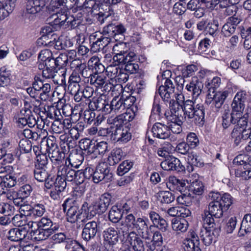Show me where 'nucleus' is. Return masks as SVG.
Here are the masks:
<instances>
[{
	"instance_id": "obj_1",
	"label": "nucleus",
	"mask_w": 251,
	"mask_h": 251,
	"mask_svg": "<svg viewBox=\"0 0 251 251\" xmlns=\"http://www.w3.org/2000/svg\"><path fill=\"white\" fill-rule=\"evenodd\" d=\"M209 196L211 201L208 205V210H204L202 218L203 223L210 226V227H214L216 224L213 217L216 218L222 217L224 212L227 211L232 203V199L227 193L222 196L219 193L211 192Z\"/></svg>"
},
{
	"instance_id": "obj_2",
	"label": "nucleus",
	"mask_w": 251,
	"mask_h": 251,
	"mask_svg": "<svg viewBox=\"0 0 251 251\" xmlns=\"http://www.w3.org/2000/svg\"><path fill=\"white\" fill-rule=\"evenodd\" d=\"M196 100H187L183 105L179 101L176 102L174 100L170 101V108L171 114H184L192 121L200 126L202 125L204 118V108L202 104H196Z\"/></svg>"
},
{
	"instance_id": "obj_3",
	"label": "nucleus",
	"mask_w": 251,
	"mask_h": 251,
	"mask_svg": "<svg viewBox=\"0 0 251 251\" xmlns=\"http://www.w3.org/2000/svg\"><path fill=\"white\" fill-rule=\"evenodd\" d=\"M64 212H67V221L71 223L81 221L82 223H86L90 220L87 216V203L83 204L80 210L78 202L73 198H68L65 200L62 205Z\"/></svg>"
},
{
	"instance_id": "obj_4",
	"label": "nucleus",
	"mask_w": 251,
	"mask_h": 251,
	"mask_svg": "<svg viewBox=\"0 0 251 251\" xmlns=\"http://www.w3.org/2000/svg\"><path fill=\"white\" fill-rule=\"evenodd\" d=\"M67 0H51V4L52 7L57 9L55 14L50 17L52 20V23L54 25L62 26L73 25L74 19L73 16L68 15V7L66 5Z\"/></svg>"
},
{
	"instance_id": "obj_5",
	"label": "nucleus",
	"mask_w": 251,
	"mask_h": 251,
	"mask_svg": "<svg viewBox=\"0 0 251 251\" xmlns=\"http://www.w3.org/2000/svg\"><path fill=\"white\" fill-rule=\"evenodd\" d=\"M50 91V84L45 83L38 77L35 78L32 87L26 89L27 93L31 97L39 98L43 101H46L49 99Z\"/></svg>"
},
{
	"instance_id": "obj_6",
	"label": "nucleus",
	"mask_w": 251,
	"mask_h": 251,
	"mask_svg": "<svg viewBox=\"0 0 251 251\" xmlns=\"http://www.w3.org/2000/svg\"><path fill=\"white\" fill-rule=\"evenodd\" d=\"M116 231L113 227H109L103 232L104 242L111 245H114L118 241L119 239L123 244L126 243L125 233L126 232V225L122 221L117 225Z\"/></svg>"
},
{
	"instance_id": "obj_7",
	"label": "nucleus",
	"mask_w": 251,
	"mask_h": 251,
	"mask_svg": "<svg viewBox=\"0 0 251 251\" xmlns=\"http://www.w3.org/2000/svg\"><path fill=\"white\" fill-rule=\"evenodd\" d=\"M175 86L170 79H166L164 85L160 86L158 90L161 98L165 101H168L173 95H175L176 102L179 101L182 105L184 104V97L181 94H174Z\"/></svg>"
},
{
	"instance_id": "obj_8",
	"label": "nucleus",
	"mask_w": 251,
	"mask_h": 251,
	"mask_svg": "<svg viewBox=\"0 0 251 251\" xmlns=\"http://www.w3.org/2000/svg\"><path fill=\"white\" fill-rule=\"evenodd\" d=\"M200 239L193 230H190L187 237L183 241L184 249L185 251H201L200 247Z\"/></svg>"
},
{
	"instance_id": "obj_9",
	"label": "nucleus",
	"mask_w": 251,
	"mask_h": 251,
	"mask_svg": "<svg viewBox=\"0 0 251 251\" xmlns=\"http://www.w3.org/2000/svg\"><path fill=\"white\" fill-rule=\"evenodd\" d=\"M227 95L228 93L226 91L208 93L206 102L211 104L217 109H219L222 107Z\"/></svg>"
},
{
	"instance_id": "obj_10",
	"label": "nucleus",
	"mask_w": 251,
	"mask_h": 251,
	"mask_svg": "<svg viewBox=\"0 0 251 251\" xmlns=\"http://www.w3.org/2000/svg\"><path fill=\"white\" fill-rule=\"evenodd\" d=\"M244 97L242 93H237L231 104L232 115L235 116L236 118L241 117L243 114L245 109Z\"/></svg>"
},
{
	"instance_id": "obj_11",
	"label": "nucleus",
	"mask_w": 251,
	"mask_h": 251,
	"mask_svg": "<svg viewBox=\"0 0 251 251\" xmlns=\"http://www.w3.org/2000/svg\"><path fill=\"white\" fill-rule=\"evenodd\" d=\"M126 115L125 113H123L118 115L115 118L116 130L114 135L115 138L117 141H124L125 140L126 132L125 129L126 128Z\"/></svg>"
},
{
	"instance_id": "obj_12",
	"label": "nucleus",
	"mask_w": 251,
	"mask_h": 251,
	"mask_svg": "<svg viewBox=\"0 0 251 251\" xmlns=\"http://www.w3.org/2000/svg\"><path fill=\"white\" fill-rule=\"evenodd\" d=\"M160 166L163 170L166 171L176 170L179 172L183 170L184 168L180 160L172 156H169L162 161Z\"/></svg>"
},
{
	"instance_id": "obj_13",
	"label": "nucleus",
	"mask_w": 251,
	"mask_h": 251,
	"mask_svg": "<svg viewBox=\"0 0 251 251\" xmlns=\"http://www.w3.org/2000/svg\"><path fill=\"white\" fill-rule=\"evenodd\" d=\"M98 232V224L92 221L86 223L82 232V238L86 241H89L93 238Z\"/></svg>"
},
{
	"instance_id": "obj_14",
	"label": "nucleus",
	"mask_w": 251,
	"mask_h": 251,
	"mask_svg": "<svg viewBox=\"0 0 251 251\" xmlns=\"http://www.w3.org/2000/svg\"><path fill=\"white\" fill-rule=\"evenodd\" d=\"M151 132L153 137L161 139L169 138L171 134L169 127L160 123H157L153 125Z\"/></svg>"
},
{
	"instance_id": "obj_15",
	"label": "nucleus",
	"mask_w": 251,
	"mask_h": 251,
	"mask_svg": "<svg viewBox=\"0 0 251 251\" xmlns=\"http://www.w3.org/2000/svg\"><path fill=\"white\" fill-rule=\"evenodd\" d=\"M148 222V219L145 220L143 218H138L137 220V224L135 227L138 228L139 232L143 238L151 240L152 236L151 227L152 226H150V227H149Z\"/></svg>"
},
{
	"instance_id": "obj_16",
	"label": "nucleus",
	"mask_w": 251,
	"mask_h": 251,
	"mask_svg": "<svg viewBox=\"0 0 251 251\" xmlns=\"http://www.w3.org/2000/svg\"><path fill=\"white\" fill-rule=\"evenodd\" d=\"M107 206L99 200L98 201L94 202L92 204L88 205L87 203V212L88 215L87 216L92 219L97 213H102L104 212Z\"/></svg>"
},
{
	"instance_id": "obj_17",
	"label": "nucleus",
	"mask_w": 251,
	"mask_h": 251,
	"mask_svg": "<svg viewBox=\"0 0 251 251\" xmlns=\"http://www.w3.org/2000/svg\"><path fill=\"white\" fill-rule=\"evenodd\" d=\"M209 226H210L203 223L204 229L201 230V239L206 246L210 245L213 241L214 237L215 236L214 233V231L216 230L215 227H210Z\"/></svg>"
},
{
	"instance_id": "obj_18",
	"label": "nucleus",
	"mask_w": 251,
	"mask_h": 251,
	"mask_svg": "<svg viewBox=\"0 0 251 251\" xmlns=\"http://www.w3.org/2000/svg\"><path fill=\"white\" fill-rule=\"evenodd\" d=\"M113 60L118 62V65L119 69V78L121 80H126V57L125 56V51H120V52L116 53L114 56Z\"/></svg>"
},
{
	"instance_id": "obj_19",
	"label": "nucleus",
	"mask_w": 251,
	"mask_h": 251,
	"mask_svg": "<svg viewBox=\"0 0 251 251\" xmlns=\"http://www.w3.org/2000/svg\"><path fill=\"white\" fill-rule=\"evenodd\" d=\"M251 233V214H246L241 223L240 229L238 232V236L243 237L248 236Z\"/></svg>"
},
{
	"instance_id": "obj_20",
	"label": "nucleus",
	"mask_w": 251,
	"mask_h": 251,
	"mask_svg": "<svg viewBox=\"0 0 251 251\" xmlns=\"http://www.w3.org/2000/svg\"><path fill=\"white\" fill-rule=\"evenodd\" d=\"M107 168V163L105 162L99 163L93 175L92 180L94 183H98L105 177L108 172Z\"/></svg>"
},
{
	"instance_id": "obj_21",
	"label": "nucleus",
	"mask_w": 251,
	"mask_h": 251,
	"mask_svg": "<svg viewBox=\"0 0 251 251\" xmlns=\"http://www.w3.org/2000/svg\"><path fill=\"white\" fill-rule=\"evenodd\" d=\"M45 6L44 0H28L26 3L27 14H35L42 10Z\"/></svg>"
},
{
	"instance_id": "obj_22",
	"label": "nucleus",
	"mask_w": 251,
	"mask_h": 251,
	"mask_svg": "<svg viewBox=\"0 0 251 251\" xmlns=\"http://www.w3.org/2000/svg\"><path fill=\"white\" fill-rule=\"evenodd\" d=\"M203 85L197 77H193L186 86L187 90L192 92L193 98L196 99L201 94Z\"/></svg>"
},
{
	"instance_id": "obj_23",
	"label": "nucleus",
	"mask_w": 251,
	"mask_h": 251,
	"mask_svg": "<svg viewBox=\"0 0 251 251\" xmlns=\"http://www.w3.org/2000/svg\"><path fill=\"white\" fill-rule=\"evenodd\" d=\"M149 217L153 225L157 228L165 231L168 227V224L166 221L162 218L160 215L155 211H151L149 213Z\"/></svg>"
},
{
	"instance_id": "obj_24",
	"label": "nucleus",
	"mask_w": 251,
	"mask_h": 251,
	"mask_svg": "<svg viewBox=\"0 0 251 251\" xmlns=\"http://www.w3.org/2000/svg\"><path fill=\"white\" fill-rule=\"evenodd\" d=\"M54 55L51 50L48 49L42 50L38 55V60L42 63L43 65H53ZM42 67L41 63L39 65V68Z\"/></svg>"
},
{
	"instance_id": "obj_25",
	"label": "nucleus",
	"mask_w": 251,
	"mask_h": 251,
	"mask_svg": "<svg viewBox=\"0 0 251 251\" xmlns=\"http://www.w3.org/2000/svg\"><path fill=\"white\" fill-rule=\"evenodd\" d=\"M27 232L24 227L12 228L8 231L7 238L11 241H19L25 239Z\"/></svg>"
},
{
	"instance_id": "obj_26",
	"label": "nucleus",
	"mask_w": 251,
	"mask_h": 251,
	"mask_svg": "<svg viewBox=\"0 0 251 251\" xmlns=\"http://www.w3.org/2000/svg\"><path fill=\"white\" fill-rule=\"evenodd\" d=\"M137 59V56L134 52L130 51L126 55V73L130 74H134L137 72L139 69V66L137 64L133 63Z\"/></svg>"
},
{
	"instance_id": "obj_27",
	"label": "nucleus",
	"mask_w": 251,
	"mask_h": 251,
	"mask_svg": "<svg viewBox=\"0 0 251 251\" xmlns=\"http://www.w3.org/2000/svg\"><path fill=\"white\" fill-rule=\"evenodd\" d=\"M30 235L31 240L39 241L47 239L50 235V232L39 227L35 230L32 229L30 231Z\"/></svg>"
},
{
	"instance_id": "obj_28",
	"label": "nucleus",
	"mask_w": 251,
	"mask_h": 251,
	"mask_svg": "<svg viewBox=\"0 0 251 251\" xmlns=\"http://www.w3.org/2000/svg\"><path fill=\"white\" fill-rule=\"evenodd\" d=\"M237 118L232 115L228 108L225 109L222 115V125L224 128H226L231 125L236 124Z\"/></svg>"
},
{
	"instance_id": "obj_29",
	"label": "nucleus",
	"mask_w": 251,
	"mask_h": 251,
	"mask_svg": "<svg viewBox=\"0 0 251 251\" xmlns=\"http://www.w3.org/2000/svg\"><path fill=\"white\" fill-rule=\"evenodd\" d=\"M110 41L111 39L109 37L101 36L93 43L91 46V50L95 52L99 51L100 50H102L105 47L107 46Z\"/></svg>"
},
{
	"instance_id": "obj_30",
	"label": "nucleus",
	"mask_w": 251,
	"mask_h": 251,
	"mask_svg": "<svg viewBox=\"0 0 251 251\" xmlns=\"http://www.w3.org/2000/svg\"><path fill=\"white\" fill-rule=\"evenodd\" d=\"M172 226L173 230L183 232L187 230L188 223L184 219L179 220L173 219L172 221Z\"/></svg>"
},
{
	"instance_id": "obj_31",
	"label": "nucleus",
	"mask_w": 251,
	"mask_h": 251,
	"mask_svg": "<svg viewBox=\"0 0 251 251\" xmlns=\"http://www.w3.org/2000/svg\"><path fill=\"white\" fill-rule=\"evenodd\" d=\"M247 132V129H241L238 127V126H235L231 133V137L234 139L235 144L237 146L243 140L244 134Z\"/></svg>"
},
{
	"instance_id": "obj_32",
	"label": "nucleus",
	"mask_w": 251,
	"mask_h": 251,
	"mask_svg": "<svg viewBox=\"0 0 251 251\" xmlns=\"http://www.w3.org/2000/svg\"><path fill=\"white\" fill-rule=\"evenodd\" d=\"M123 157V152L120 149L116 150L114 152H112L108 156L107 158L108 163L110 166H113L119 161H120Z\"/></svg>"
},
{
	"instance_id": "obj_33",
	"label": "nucleus",
	"mask_w": 251,
	"mask_h": 251,
	"mask_svg": "<svg viewBox=\"0 0 251 251\" xmlns=\"http://www.w3.org/2000/svg\"><path fill=\"white\" fill-rule=\"evenodd\" d=\"M158 200L161 203H170L173 202L175 199V197L170 192L168 191H160L158 193Z\"/></svg>"
},
{
	"instance_id": "obj_34",
	"label": "nucleus",
	"mask_w": 251,
	"mask_h": 251,
	"mask_svg": "<svg viewBox=\"0 0 251 251\" xmlns=\"http://www.w3.org/2000/svg\"><path fill=\"white\" fill-rule=\"evenodd\" d=\"M46 211L45 206L41 203L35 204L32 206L30 218L35 219L43 215Z\"/></svg>"
},
{
	"instance_id": "obj_35",
	"label": "nucleus",
	"mask_w": 251,
	"mask_h": 251,
	"mask_svg": "<svg viewBox=\"0 0 251 251\" xmlns=\"http://www.w3.org/2000/svg\"><path fill=\"white\" fill-rule=\"evenodd\" d=\"M123 213L117 205H114L109 212V219L113 223H117L122 217Z\"/></svg>"
},
{
	"instance_id": "obj_36",
	"label": "nucleus",
	"mask_w": 251,
	"mask_h": 251,
	"mask_svg": "<svg viewBox=\"0 0 251 251\" xmlns=\"http://www.w3.org/2000/svg\"><path fill=\"white\" fill-rule=\"evenodd\" d=\"M35 178L39 182H46L49 176L46 168L35 167L34 171Z\"/></svg>"
},
{
	"instance_id": "obj_37",
	"label": "nucleus",
	"mask_w": 251,
	"mask_h": 251,
	"mask_svg": "<svg viewBox=\"0 0 251 251\" xmlns=\"http://www.w3.org/2000/svg\"><path fill=\"white\" fill-rule=\"evenodd\" d=\"M105 82L106 77L102 74H96L91 76L90 78V83L97 88L102 87Z\"/></svg>"
},
{
	"instance_id": "obj_38",
	"label": "nucleus",
	"mask_w": 251,
	"mask_h": 251,
	"mask_svg": "<svg viewBox=\"0 0 251 251\" xmlns=\"http://www.w3.org/2000/svg\"><path fill=\"white\" fill-rule=\"evenodd\" d=\"M190 191L197 195H201L203 192V185L201 181L195 180L191 182L190 185Z\"/></svg>"
},
{
	"instance_id": "obj_39",
	"label": "nucleus",
	"mask_w": 251,
	"mask_h": 251,
	"mask_svg": "<svg viewBox=\"0 0 251 251\" xmlns=\"http://www.w3.org/2000/svg\"><path fill=\"white\" fill-rule=\"evenodd\" d=\"M47 115L48 118L55 120H61L62 118L60 110L54 106L48 107Z\"/></svg>"
},
{
	"instance_id": "obj_40",
	"label": "nucleus",
	"mask_w": 251,
	"mask_h": 251,
	"mask_svg": "<svg viewBox=\"0 0 251 251\" xmlns=\"http://www.w3.org/2000/svg\"><path fill=\"white\" fill-rule=\"evenodd\" d=\"M125 29L123 25H118L114 26L112 25H109L103 29V32L107 34H110V32H114V34H124Z\"/></svg>"
},
{
	"instance_id": "obj_41",
	"label": "nucleus",
	"mask_w": 251,
	"mask_h": 251,
	"mask_svg": "<svg viewBox=\"0 0 251 251\" xmlns=\"http://www.w3.org/2000/svg\"><path fill=\"white\" fill-rule=\"evenodd\" d=\"M48 153L50 158L52 162H56L59 164L64 157V153L60 152L58 149L48 151Z\"/></svg>"
},
{
	"instance_id": "obj_42",
	"label": "nucleus",
	"mask_w": 251,
	"mask_h": 251,
	"mask_svg": "<svg viewBox=\"0 0 251 251\" xmlns=\"http://www.w3.org/2000/svg\"><path fill=\"white\" fill-rule=\"evenodd\" d=\"M221 83V79L219 77H214L210 81L206 84L208 90V93H214L216 89H217Z\"/></svg>"
},
{
	"instance_id": "obj_43",
	"label": "nucleus",
	"mask_w": 251,
	"mask_h": 251,
	"mask_svg": "<svg viewBox=\"0 0 251 251\" xmlns=\"http://www.w3.org/2000/svg\"><path fill=\"white\" fill-rule=\"evenodd\" d=\"M88 62L92 66H93L92 63H94V69L98 74H100L105 70L104 66L100 62L99 58L97 57H92Z\"/></svg>"
},
{
	"instance_id": "obj_44",
	"label": "nucleus",
	"mask_w": 251,
	"mask_h": 251,
	"mask_svg": "<svg viewBox=\"0 0 251 251\" xmlns=\"http://www.w3.org/2000/svg\"><path fill=\"white\" fill-rule=\"evenodd\" d=\"M95 141H92L89 139H85L80 143V148L81 149L87 151L88 152L93 153L94 151Z\"/></svg>"
},
{
	"instance_id": "obj_45",
	"label": "nucleus",
	"mask_w": 251,
	"mask_h": 251,
	"mask_svg": "<svg viewBox=\"0 0 251 251\" xmlns=\"http://www.w3.org/2000/svg\"><path fill=\"white\" fill-rule=\"evenodd\" d=\"M76 55V53L75 50H70L66 56L68 57V61L71 62V67L74 68V66H76V67H80L81 66V61L79 60L75 59V58Z\"/></svg>"
},
{
	"instance_id": "obj_46",
	"label": "nucleus",
	"mask_w": 251,
	"mask_h": 251,
	"mask_svg": "<svg viewBox=\"0 0 251 251\" xmlns=\"http://www.w3.org/2000/svg\"><path fill=\"white\" fill-rule=\"evenodd\" d=\"M105 72L107 75L109 77L112 78L115 77H118V78L119 80V81H123V80H121V79L119 78L120 75L119 66L117 67L111 65L108 66L105 69Z\"/></svg>"
},
{
	"instance_id": "obj_47",
	"label": "nucleus",
	"mask_w": 251,
	"mask_h": 251,
	"mask_svg": "<svg viewBox=\"0 0 251 251\" xmlns=\"http://www.w3.org/2000/svg\"><path fill=\"white\" fill-rule=\"evenodd\" d=\"M94 153L103 154L108 150V145L106 142L101 141L99 143L96 142L95 143Z\"/></svg>"
},
{
	"instance_id": "obj_48",
	"label": "nucleus",
	"mask_w": 251,
	"mask_h": 251,
	"mask_svg": "<svg viewBox=\"0 0 251 251\" xmlns=\"http://www.w3.org/2000/svg\"><path fill=\"white\" fill-rule=\"evenodd\" d=\"M45 68L42 71L43 76L46 78H52L54 77L56 72L55 71L54 65H45Z\"/></svg>"
},
{
	"instance_id": "obj_49",
	"label": "nucleus",
	"mask_w": 251,
	"mask_h": 251,
	"mask_svg": "<svg viewBox=\"0 0 251 251\" xmlns=\"http://www.w3.org/2000/svg\"><path fill=\"white\" fill-rule=\"evenodd\" d=\"M48 161V158L45 154H38L36 156V162L35 163V167L47 168Z\"/></svg>"
},
{
	"instance_id": "obj_50",
	"label": "nucleus",
	"mask_w": 251,
	"mask_h": 251,
	"mask_svg": "<svg viewBox=\"0 0 251 251\" xmlns=\"http://www.w3.org/2000/svg\"><path fill=\"white\" fill-rule=\"evenodd\" d=\"M177 198V201L178 203L185 205L187 206H189L191 203L192 198L189 193L188 195L182 193Z\"/></svg>"
},
{
	"instance_id": "obj_51",
	"label": "nucleus",
	"mask_w": 251,
	"mask_h": 251,
	"mask_svg": "<svg viewBox=\"0 0 251 251\" xmlns=\"http://www.w3.org/2000/svg\"><path fill=\"white\" fill-rule=\"evenodd\" d=\"M46 142L47 151H49L51 150H54L58 149L56 143V140L53 136H49L47 138H44L43 142Z\"/></svg>"
},
{
	"instance_id": "obj_52",
	"label": "nucleus",
	"mask_w": 251,
	"mask_h": 251,
	"mask_svg": "<svg viewBox=\"0 0 251 251\" xmlns=\"http://www.w3.org/2000/svg\"><path fill=\"white\" fill-rule=\"evenodd\" d=\"M20 151L23 152H28L31 150V144L28 139H22L19 143Z\"/></svg>"
},
{
	"instance_id": "obj_53",
	"label": "nucleus",
	"mask_w": 251,
	"mask_h": 251,
	"mask_svg": "<svg viewBox=\"0 0 251 251\" xmlns=\"http://www.w3.org/2000/svg\"><path fill=\"white\" fill-rule=\"evenodd\" d=\"M68 62V57L66 54L61 53L58 57L54 58L53 65L59 67L65 66Z\"/></svg>"
},
{
	"instance_id": "obj_54",
	"label": "nucleus",
	"mask_w": 251,
	"mask_h": 251,
	"mask_svg": "<svg viewBox=\"0 0 251 251\" xmlns=\"http://www.w3.org/2000/svg\"><path fill=\"white\" fill-rule=\"evenodd\" d=\"M3 183L8 188L13 187L17 183V178L10 174H7L3 177Z\"/></svg>"
},
{
	"instance_id": "obj_55",
	"label": "nucleus",
	"mask_w": 251,
	"mask_h": 251,
	"mask_svg": "<svg viewBox=\"0 0 251 251\" xmlns=\"http://www.w3.org/2000/svg\"><path fill=\"white\" fill-rule=\"evenodd\" d=\"M65 75V70L61 71L60 73H59L57 72H56L55 76L53 78L54 82L60 85L65 84L66 82Z\"/></svg>"
},
{
	"instance_id": "obj_56",
	"label": "nucleus",
	"mask_w": 251,
	"mask_h": 251,
	"mask_svg": "<svg viewBox=\"0 0 251 251\" xmlns=\"http://www.w3.org/2000/svg\"><path fill=\"white\" fill-rule=\"evenodd\" d=\"M187 142L191 148H195L199 143V140L196 134L194 133H190L188 134Z\"/></svg>"
},
{
	"instance_id": "obj_57",
	"label": "nucleus",
	"mask_w": 251,
	"mask_h": 251,
	"mask_svg": "<svg viewBox=\"0 0 251 251\" xmlns=\"http://www.w3.org/2000/svg\"><path fill=\"white\" fill-rule=\"evenodd\" d=\"M35 52L34 48H29L28 50H23L18 56V58L20 61H26L30 58Z\"/></svg>"
},
{
	"instance_id": "obj_58",
	"label": "nucleus",
	"mask_w": 251,
	"mask_h": 251,
	"mask_svg": "<svg viewBox=\"0 0 251 251\" xmlns=\"http://www.w3.org/2000/svg\"><path fill=\"white\" fill-rule=\"evenodd\" d=\"M125 101V100L122 98H114L112 100V106L113 107V109L118 110L121 108L125 109L126 107Z\"/></svg>"
},
{
	"instance_id": "obj_59",
	"label": "nucleus",
	"mask_w": 251,
	"mask_h": 251,
	"mask_svg": "<svg viewBox=\"0 0 251 251\" xmlns=\"http://www.w3.org/2000/svg\"><path fill=\"white\" fill-rule=\"evenodd\" d=\"M172 146L171 144L167 145V147H163L158 149L157 151V154L159 156L167 158L169 156H171L169 155L171 152Z\"/></svg>"
},
{
	"instance_id": "obj_60",
	"label": "nucleus",
	"mask_w": 251,
	"mask_h": 251,
	"mask_svg": "<svg viewBox=\"0 0 251 251\" xmlns=\"http://www.w3.org/2000/svg\"><path fill=\"white\" fill-rule=\"evenodd\" d=\"M236 28L229 23L225 24L222 29V32L225 36H229L235 32Z\"/></svg>"
},
{
	"instance_id": "obj_61",
	"label": "nucleus",
	"mask_w": 251,
	"mask_h": 251,
	"mask_svg": "<svg viewBox=\"0 0 251 251\" xmlns=\"http://www.w3.org/2000/svg\"><path fill=\"white\" fill-rule=\"evenodd\" d=\"M168 120L171 122V124H182L183 117L181 114H171L170 116H167Z\"/></svg>"
},
{
	"instance_id": "obj_62",
	"label": "nucleus",
	"mask_w": 251,
	"mask_h": 251,
	"mask_svg": "<svg viewBox=\"0 0 251 251\" xmlns=\"http://www.w3.org/2000/svg\"><path fill=\"white\" fill-rule=\"evenodd\" d=\"M191 147L187 143L183 142L179 143L176 147V150L177 152L182 154H186L189 153V151Z\"/></svg>"
},
{
	"instance_id": "obj_63",
	"label": "nucleus",
	"mask_w": 251,
	"mask_h": 251,
	"mask_svg": "<svg viewBox=\"0 0 251 251\" xmlns=\"http://www.w3.org/2000/svg\"><path fill=\"white\" fill-rule=\"evenodd\" d=\"M250 165H249L245 168L246 170L235 172L236 176L246 180L251 178V170H250Z\"/></svg>"
},
{
	"instance_id": "obj_64",
	"label": "nucleus",
	"mask_w": 251,
	"mask_h": 251,
	"mask_svg": "<svg viewBox=\"0 0 251 251\" xmlns=\"http://www.w3.org/2000/svg\"><path fill=\"white\" fill-rule=\"evenodd\" d=\"M68 246L71 249V251H87L82 245L75 240H70Z\"/></svg>"
}]
</instances>
